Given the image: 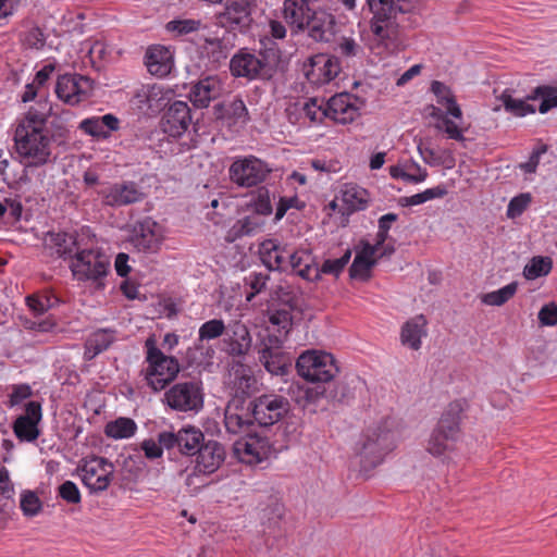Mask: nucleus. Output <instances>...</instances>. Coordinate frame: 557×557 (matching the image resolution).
I'll return each instance as SVG.
<instances>
[{
  "label": "nucleus",
  "instance_id": "21",
  "mask_svg": "<svg viewBox=\"0 0 557 557\" xmlns=\"http://www.w3.org/2000/svg\"><path fill=\"white\" fill-rule=\"evenodd\" d=\"M341 71L336 55L317 54L309 60L306 76L312 84L323 85L334 79Z\"/></svg>",
  "mask_w": 557,
  "mask_h": 557
},
{
  "label": "nucleus",
  "instance_id": "46",
  "mask_svg": "<svg viewBox=\"0 0 557 557\" xmlns=\"http://www.w3.org/2000/svg\"><path fill=\"white\" fill-rule=\"evenodd\" d=\"M263 226V221L256 214H250L239 219L232 226L228 237L233 240L238 237L248 236L257 233Z\"/></svg>",
  "mask_w": 557,
  "mask_h": 557
},
{
  "label": "nucleus",
  "instance_id": "18",
  "mask_svg": "<svg viewBox=\"0 0 557 557\" xmlns=\"http://www.w3.org/2000/svg\"><path fill=\"white\" fill-rule=\"evenodd\" d=\"M202 441V432L194 426L183 428L177 433L160 432V442L165 446V449L177 447L182 454L188 456L198 451Z\"/></svg>",
  "mask_w": 557,
  "mask_h": 557
},
{
  "label": "nucleus",
  "instance_id": "15",
  "mask_svg": "<svg viewBox=\"0 0 557 557\" xmlns=\"http://www.w3.org/2000/svg\"><path fill=\"white\" fill-rule=\"evenodd\" d=\"M271 453L269 440L258 434H248L234 444V454L238 460L250 466L261 463Z\"/></svg>",
  "mask_w": 557,
  "mask_h": 557
},
{
  "label": "nucleus",
  "instance_id": "31",
  "mask_svg": "<svg viewBox=\"0 0 557 557\" xmlns=\"http://www.w3.org/2000/svg\"><path fill=\"white\" fill-rule=\"evenodd\" d=\"M44 245L51 253L64 260L72 259L79 249L76 237L65 232H48L44 237Z\"/></svg>",
  "mask_w": 557,
  "mask_h": 557
},
{
  "label": "nucleus",
  "instance_id": "54",
  "mask_svg": "<svg viewBox=\"0 0 557 557\" xmlns=\"http://www.w3.org/2000/svg\"><path fill=\"white\" fill-rule=\"evenodd\" d=\"M20 508L24 516L34 517L41 510V502L33 491H23L21 494Z\"/></svg>",
  "mask_w": 557,
  "mask_h": 557
},
{
  "label": "nucleus",
  "instance_id": "6",
  "mask_svg": "<svg viewBox=\"0 0 557 557\" xmlns=\"http://www.w3.org/2000/svg\"><path fill=\"white\" fill-rule=\"evenodd\" d=\"M276 65L275 54L258 53L242 49L230 61V70L233 76L244 77L249 81L267 79L273 75Z\"/></svg>",
  "mask_w": 557,
  "mask_h": 557
},
{
  "label": "nucleus",
  "instance_id": "1",
  "mask_svg": "<svg viewBox=\"0 0 557 557\" xmlns=\"http://www.w3.org/2000/svg\"><path fill=\"white\" fill-rule=\"evenodd\" d=\"M17 157L24 166L20 182H30L34 169L54 160L53 138L46 126V119L36 112H28L17 124L14 133Z\"/></svg>",
  "mask_w": 557,
  "mask_h": 557
},
{
  "label": "nucleus",
  "instance_id": "23",
  "mask_svg": "<svg viewBox=\"0 0 557 557\" xmlns=\"http://www.w3.org/2000/svg\"><path fill=\"white\" fill-rule=\"evenodd\" d=\"M249 2H225L224 11L216 15L218 24L225 28L245 30L249 27L251 18Z\"/></svg>",
  "mask_w": 557,
  "mask_h": 557
},
{
  "label": "nucleus",
  "instance_id": "32",
  "mask_svg": "<svg viewBox=\"0 0 557 557\" xmlns=\"http://www.w3.org/2000/svg\"><path fill=\"white\" fill-rule=\"evenodd\" d=\"M334 16L322 10L319 5L309 16L308 29L309 36L315 41H329L334 34Z\"/></svg>",
  "mask_w": 557,
  "mask_h": 557
},
{
  "label": "nucleus",
  "instance_id": "60",
  "mask_svg": "<svg viewBox=\"0 0 557 557\" xmlns=\"http://www.w3.org/2000/svg\"><path fill=\"white\" fill-rule=\"evenodd\" d=\"M292 208L301 210L302 208H305V202L301 201L297 196L281 197L276 206L274 220H282L286 212Z\"/></svg>",
  "mask_w": 557,
  "mask_h": 557
},
{
  "label": "nucleus",
  "instance_id": "2",
  "mask_svg": "<svg viewBox=\"0 0 557 557\" xmlns=\"http://www.w3.org/2000/svg\"><path fill=\"white\" fill-rule=\"evenodd\" d=\"M145 346L147 349L146 366L143 368L141 374L151 389L160 392L176 379L180 363L176 358L164 355L152 338H148Z\"/></svg>",
  "mask_w": 557,
  "mask_h": 557
},
{
  "label": "nucleus",
  "instance_id": "10",
  "mask_svg": "<svg viewBox=\"0 0 557 557\" xmlns=\"http://www.w3.org/2000/svg\"><path fill=\"white\" fill-rule=\"evenodd\" d=\"M394 448V434L376 428L369 430L360 448L361 462L364 469L372 468L383 461L384 456Z\"/></svg>",
  "mask_w": 557,
  "mask_h": 557
},
{
  "label": "nucleus",
  "instance_id": "53",
  "mask_svg": "<svg viewBox=\"0 0 557 557\" xmlns=\"http://www.w3.org/2000/svg\"><path fill=\"white\" fill-rule=\"evenodd\" d=\"M54 302V298L46 294H35L26 297V305L35 317L45 314Z\"/></svg>",
  "mask_w": 557,
  "mask_h": 557
},
{
  "label": "nucleus",
  "instance_id": "40",
  "mask_svg": "<svg viewBox=\"0 0 557 557\" xmlns=\"http://www.w3.org/2000/svg\"><path fill=\"white\" fill-rule=\"evenodd\" d=\"M341 200L348 212L363 210L368 202V191L355 183L341 187Z\"/></svg>",
  "mask_w": 557,
  "mask_h": 557
},
{
  "label": "nucleus",
  "instance_id": "35",
  "mask_svg": "<svg viewBox=\"0 0 557 557\" xmlns=\"http://www.w3.org/2000/svg\"><path fill=\"white\" fill-rule=\"evenodd\" d=\"M426 324L428 322L423 314L409 319L401 326L400 343L412 350H419L422 345V338L428 335Z\"/></svg>",
  "mask_w": 557,
  "mask_h": 557
},
{
  "label": "nucleus",
  "instance_id": "61",
  "mask_svg": "<svg viewBox=\"0 0 557 557\" xmlns=\"http://www.w3.org/2000/svg\"><path fill=\"white\" fill-rule=\"evenodd\" d=\"M269 275L267 273L251 272L247 277V284L252 292L247 295V300L250 301L257 294L261 293L267 287Z\"/></svg>",
  "mask_w": 557,
  "mask_h": 557
},
{
  "label": "nucleus",
  "instance_id": "28",
  "mask_svg": "<svg viewBox=\"0 0 557 557\" xmlns=\"http://www.w3.org/2000/svg\"><path fill=\"white\" fill-rule=\"evenodd\" d=\"M318 5L317 0H284L283 15L290 26L297 29H305L309 16Z\"/></svg>",
  "mask_w": 557,
  "mask_h": 557
},
{
  "label": "nucleus",
  "instance_id": "20",
  "mask_svg": "<svg viewBox=\"0 0 557 557\" xmlns=\"http://www.w3.org/2000/svg\"><path fill=\"white\" fill-rule=\"evenodd\" d=\"M251 404L246 406L245 399L233 398L224 412V425L228 433L240 434L248 430L253 421Z\"/></svg>",
  "mask_w": 557,
  "mask_h": 557
},
{
  "label": "nucleus",
  "instance_id": "57",
  "mask_svg": "<svg viewBox=\"0 0 557 557\" xmlns=\"http://www.w3.org/2000/svg\"><path fill=\"white\" fill-rule=\"evenodd\" d=\"M22 40L25 47L40 50L46 45V35L41 28L34 26L24 33Z\"/></svg>",
  "mask_w": 557,
  "mask_h": 557
},
{
  "label": "nucleus",
  "instance_id": "17",
  "mask_svg": "<svg viewBox=\"0 0 557 557\" xmlns=\"http://www.w3.org/2000/svg\"><path fill=\"white\" fill-rule=\"evenodd\" d=\"M191 109L186 101L176 100L170 104L161 119L164 134L173 138L183 136L191 125Z\"/></svg>",
  "mask_w": 557,
  "mask_h": 557
},
{
  "label": "nucleus",
  "instance_id": "25",
  "mask_svg": "<svg viewBox=\"0 0 557 557\" xmlns=\"http://www.w3.org/2000/svg\"><path fill=\"white\" fill-rule=\"evenodd\" d=\"M225 459V449L216 441H208L197 451L195 471L210 474L216 471Z\"/></svg>",
  "mask_w": 557,
  "mask_h": 557
},
{
  "label": "nucleus",
  "instance_id": "48",
  "mask_svg": "<svg viewBox=\"0 0 557 557\" xmlns=\"http://www.w3.org/2000/svg\"><path fill=\"white\" fill-rule=\"evenodd\" d=\"M553 268V260L550 257L536 256L533 257L523 269V276L533 281L550 273Z\"/></svg>",
  "mask_w": 557,
  "mask_h": 557
},
{
  "label": "nucleus",
  "instance_id": "51",
  "mask_svg": "<svg viewBox=\"0 0 557 557\" xmlns=\"http://www.w3.org/2000/svg\"><path fill=\"white\" fill-rule=\"evenodd\" d=\"M227 327L222 319H211L202 323L198 330V342H209L226 334Z\"/></svg>",
  "mask_w": 557,
  "mask_h": 557
},
{
  "label": "nucleus",
  "instance_id": "42",
  "mask_svg": "<svg viewBox=\"0 0 557 557\" xmlns=\"http://www.w3.org/2000/svg\"><path fill=\"white\" fill-rule=\"evenodd\" d=\"M498 99L506 112L515 116L523 117L536 111L535 107L529 103L530 99H528V96L525 99L513 98L510 89H505Z\"/></svg>",
  "mask_w": 557,
  "mask_h": 557
},
{
  "label": "nucleus",
  "instance_id": "58",
  "mask_svg": "<svg viewBox=\"0 0 557 557\" xmlns=\"http://www.w3.org/2000/svg\"><path fill=\"white\" fill-rule=\"evenodd\" d=\"M350 259V252L347 251L344 256L336 259H327L323 262L321 269H319L320 274H332V275H339L345 267L347 265L348 261Z\"/></svg>",
  "mask_w": 557,
  "mask_h": 557
},
{
  "label": "nucleus",
  "instance_id": "27",
  "mask_svg": "<svg viewBox=\"0 0 557 557\" xmlns=\"http://www.w3.org/2000/svg\"><path fill=\"white\" fill-rule=\"evenodd\" d=\"M145 65L150 74L165 77L174 66L173 53L164 46H151L146 51Z\"/></svg>",
  "mask_w": 557,
  "mask_h": 557
},
{
  "label": "nucleus",
  "instance_id": "62",
  "mask_svg": "<svg viewBox=\"0 0 557 557\" xmlns=\"http://www.w3.org/2000/svg\"><path fill=\"white\" fill-rule=\"evenodd\" d=\"M15 495V487L11 480L9 470L0 466V498L13 499Z\"/></svg>",
  "mask_w": 557,
  "mask_h": 557
},
{
  "label": "nucleus",
  "instance_id": "5",
  "mask_svg": "<svg viewBox=\"0 0 557 557\" xmlns=\"http://www.w3.org/2000/svg\"><path fill=\"white\" fill-rule=\"evenodd\" d=\"M460 411L461 407L456 403L442 414L428 442L426 450L431 455L441 457L456 448L460 438Z\"/></svg>",
  "mask_w": 557,
  "mask_h": 557
},
{
  "label": "nucleus",
  "instance_id": "41",
  "mask_svg": "<svg viewBox=\"0 0 557 557\" xmlns=\"http://www.w3.org/2000/svg\"><path fill=\"white\" fill-rule=\"evenodd\" d=\"M431 90L435 95L437 103L446 108L447 114L456 120H462V111L448 86L442 82L434 81L431 84Z\"/></svg>",
  "mask_w": 557,
  "mask_h": 557
},
{
  "label": "nucleus",
  "instance_id": "34",
  "mask_svg": "<svg viewBox=\"0 0 557 557\" xmlns=\"http://www.w3.org/2000/svg\"><path fill=\"white\" fill-rule=\"evenodd\" d=\"M227 351L232 356H242L248 352L251 346V336L247 326L242 322H234L226 331Z\"/></svg>",
  "mask_w": 557,
  "mask_h": 557
},
{
  "label": "nucleus",
  "instance_id": "59",
  "mask_svg": "<svg viewBox=\"0 0 557 557\" xmlns=\"http://www.w3.org/2000/svg\"><path fill=\"white\" fill-rule=\"evenodd\" d=\"M140 449L143 450L147 459L153 460L161 458L163 455V449H165V446L160 442V433L158 434L157 440H144L140 444Z\"/></svg>",
  "mask_w": 557,
  "mask_h": 557
},
{
  "label": "nucleus",
  "instance_id": "3",
  "mask_svg": "<svg viewBox=\"0 0 557 557\" xmlns=\"http://www.w3.org/2000/svg\"><path fill=\"white\" fill-rule=\"evenodd\" d=\"M367 7L372 14L370 29L373 40L392 50L397 46L398 30L394 23L397 9L394 0H367Z\"/></svg>",
  "mask_w": 557,
  "mask_h": 557
},
{
  "label": "nucleus",
  "instance_id": "52",
  "mask_svg": "<svg viewBox=\"0 0 557 557\" xmlns=\"http://www.w3.org/2000/svg\"><path fill=\"white\" fill-rule=\"evenodd\" d=\"M334 51L338 57L349 61L362 54V47L355 38L342 36L336 40Z\"/></svg>",
  "mask_w": 557,
  "mask_h": 557
},
{
  "label": "nucleus",
  "instance_id": "16",
  "mask_svg": "<svg viewBox=\"0 0 557 557\" xmlns=\"http://www.w3.org/2000/svg\"><path fill=\"white\" fill-rule=\"evenodd\" d=\"M91 91L89 78L78 74L61 75L55 84V94L63 102L74 106L86 100Z\"/></svg>",
  "mask_w": 557,
  "mask_h": 557
},
{
  "label": "nucleus",
  "instance_id": "13",
  "mask_svg": "<svg viewBox=\"0 0 557 557\" xmlns=\"http://www.w3.org/2000/svg\"><path fill=\"white\" fill-rule=\"evenodd\" d=\"M163 239V227L151 218H145L132 226L129 243L138 251L157 252Z\"/></svg>",
  "mask_w": 557,
  "mask_h": 557
},
{
  "label": "nucleus",
  "instance_id": "50",
  "mask_svg": "<svg viewBox=\"0 0 557 557\" xmlns=\"http://www.w3.org/2000/svg\"><path fill=\"white\" fill-rule=\"evenodd\" d=\"M517 289L518 283L511 282L497 290H493L483 295L482 302L487 306L499 307L512 298L517 293Z\"/></svg>",
  "mask_w": 557,
  "mask_h": 557
},
{
  "label": "nucleus",
  "instance_id": "14",
  "mask_svg": "<svg viewBox=\"0 0 557 557\" xmlns=\"http://www.w3.org/2000/svg\"><path fill=\"white\" fill-rule=\"evenodd\" d=\"M98 195L104 205L110 207H124L141 201L145 193L133 181L117 182L103 185Z\"/></svg>",
  "mask_w": 557,
  "mask_h": 557
},
{
  "label": "nucleus",
  "instance_id": "43",
  "mask_svg": "<svg viewBox=\"0 0 557 557\" xmlns=\"http://www.w3.org/2000/svg\"><path fill=\"white\" fill-rule=\"evenodd\" d=\"M530 100H540L539 111L542 114L557 108V86L540 85L536 86L529 95Z\"/></svg>",
  "mask_w": 557,
  "mask_h": 557
},
{
  "label": "nucleus",
  "instance_id": "29",
  "mask_svg": "<svg viewBox=\"0 0 557 557\" xmlns=\"http://www.w3.org/2000/svg\"><path fill=\"white\" fill-rule=\"evenodd\" d=\"M285 256L286 262L284 263V270L292 268L299 276L308 281H314L320 277L319 268L307 250L300 249L292 251L287 248Z\"/></svg>",
  "mask_w": 557,
  "mask_h": 557
},
{
  "label": "nucleus",
  "instance_id": "44",
  "mask_svg": "<svg viewBox=\"0 0 557 557\" xmlns=\"http://www.w3.org/2000/svg\"><path fill=\"white\" fill-rule=\"evenodd\" d=\"M137 431L136 422L126 417H120L106 424L104 433L108 437L114 440L129 438L135 435Z\"/></svg>",
  "mask_w": 557,
  "mask_h": 557
},
{
  "label": "nucleus",
  "instance_id": "39",
  "mask_svg": "<svg viewBox=\"0 0 557 557\" xmlns=\"http://www.w3.org/2000/svg\"><path fill=\"white\" fill-rule=\"evenodd\" d=\"M380 248L370 243H362L351 264L352 275H366L377 262Z\"/></svg>",
  "mask_w": 557,
  "mask_h": 557
},
{
  "label": "nucleus",
  "instance_id": "24",
  "mask_svg": "<svg viewBox=\"0 0 557 557\" xmlns=\"http://www.w3.org/2000/svg\"><path fill=\"white\" fill-rule=\"evenodd\" d=\"M42 418L41 405L29 401L25 406V413L14 422V433L21 441L33 442L39 436L38 423Z\"/></svg>",
  "mask_w": 557,
  "mask_h": 557
},
{
  "label": "nucleus",
  "instance_id": "36",
  "mask_svg": "<svg viewBox=\"0 0 557 557\" xmlns=\"http://www.w3.org/2000/svg\"><path fill=\"white\" fill-rule=\"evenodd\" d=\"M116 331L113 329H98L90 333L85 342L84 359L92 360L101 352L106 351L115 341Z\"/></svg>",
  "mask_w": 557,
  "mask_h": 557
},
{
  "label": "nucleus",
  "instance_id": "19",
  "mask_svg": "<svg viewBox=\"0 0 557 557\" xmlns=\"http://www.w3.org/2000/svg\"><path fill=\"white\" fill-rule=\"evenodd\" d=\"M358 98L348 92H341L326 101V117L339 124L354 122L360 114Z\"/></svg>",
  "mask_w": 557,
  "mask_h": 557
},
{
  "label": "nucleus",
  "instance_id": "26",
  "mask_svg": "<svg viewBox=\"0 0 557 557\" xmlns=\"http://www.w3.org/2000/svg\"><path fill=\"white\" fill-rule=\"evenodd\" d=\"M78 128L98 140H106L120 128V120L114 114L107 113L82 120Z\"/></svg>",
  "mask_w": 557,
  "mask_h": 557
},
{
  "label": "nucleus",
  "instance_id": "38",
  "mask_svg": "<svg viewBox=\"0 0 557 557\" xmlns=\"http://www.w3.org/2000/svg\"><path fill=\"white\" fill-rule=\"evenodd\" d=\"M389 175L395 180H401L411 184H419L426 180L428 171L414 160H406L391 165Z\"/></svg>",
  "mask_w": 557,
  "mask_h": 557
},
{
  "label": "nucleus",
  "instance_id": "45",
  "mask_svg": "<svg viewBox=\"0 0 557 557\" xmlns=\"http://www.w3.org/2000/svg\"><path fill=\"white\" fill-rule=\"evenodd\" d=\"M292 313L288 309H277L269 312V330L271 335L280 336L283 341L292 329Z\"/></svg>",
  "mask_w": 557,
  "mask_h": 557
},
{
  "label": "nucleus",
  "instance_id": "4",
  "mask_svg": "<svg viewBox=\"0 0 557 557\" xmlns=\"http://www.w3.org/2000/svg\"><path fill=\"white\" fill-rule=\"evenodd\" d=\"M72 275L81 282H90L96 287H103V278L110 268V260L98 248H79L69 264Z\"/></svg>",
  "mask_w": 557,
  "mask_h": 557
},
{
  "label": "nucleus",
  "instance_id": "12",
  "mask_svg": "<svg viewBox=\"0 0 557 557\" xmlns=\"http://www.w3.org/2000/svg\"><path fill=\"white\" fill-rule=\"evenodd\" d=\"M250 404L253 419L261 426L275 424L289 409L288 400L275 394L262 395Z\"/></svg>",
  "mask_w": 557,
  "mask_h": 557
},
{
  "label": "nucleus",
  "instance_id": "64",
  "mask_svg": "<svg viewBox=\"0 0 557 557\" xmlns=\"http://www.w3.org/2000/svg\"><path fill=\"white\" fill-rule=\"evenodd\" d=\"M537 318L542 325H557V305L555 302L544 305L539 311Z\"/></svg>",
  "mask_w": 557,
  "mask_h": 557
},
{
  "label": "nucleus",
  "instance_id": "30",
  "mask_svg": "<svg viewBox=\"0 0 557 557\" xmlns=\"http://www.w3.org/2000/svg\"><path fill=\"white\" fill-rule=\"evenodd\" d=\"M228 385L234 393V398L243 399L257 389V379L250 368L238 363L230 371Z\"/></svg>",
  "mask_w": 557,
  "mask_h": 557
},
{
  "label": "nucleus",
  "instance_id": "7",
  "mask_svg": "<svg viewBox=\"0 0 557 557\" xmlns=\"http://www.w3.org/2000/svg\"><path fill=\"white\" fill-rule=\"evenodd\" d=\"M297 373L308 382L326 383L332 381L339 369L333 355L322 350H307L296 361Z\"/></svg>",
  "mask_w": 557,
  "mask_h": 557
},
{
  "label": "nucleus",
  "instance_id": "9",
  "mask_svg": "<svg viewBox=\"0 0 557 557\" xmlns=\"http://www.w3.org/2000/svg\"><path fill=\"white\" fill-rule=\"evenodd\" d=\"M83 484L90 493H101L106 491L114 473V466L104 457L94 456L83 459L77 468Z\"/></svg>",
  "mask_w": 557,
  "mask_h": 557
},
{
  "label": "nucleus",
  "instance_id": "22",
  "mask_svg": "<svg viewBox=\"0 0 557 557\" xmlns=\"http://www.w3.org/2000/svg\"><path fill=\"white\" fill-rule=\"evenodd\" d=\"M283 341L280 336L269 335L262 343L259 359L264 368L272 374H284L288 366V359L282 351Z\"/></svg>",
  "mask_w": 557,
  "mask_h": 557
},
{
  "label": "nucleus",
  "instance_id": "11",
  "mask_svg": "<svg viewBox=\"0 0 557 557\" xmlns=\"http://www.w3.org/2000/svg\"><path fill=\"white\" fill-rule=\"evenodd\" d=\"M269 172L268 165L253 156L237 158L228 170L231 181L240 187L257 186Z\"/></svg>",
  "mask_w": 557,
  "mask_h": 557
},
{
  "label": "nucleus",
  "instance_id": "8",
  "mask_svg": "<svg viewBox=\"0 0 557 557\" xmlns=\"http://www.w3.org/2000/svg\"><path fill=\"white\" fill-rule=\"evenodd\" d=\"M203 387L200 380L177 382L164 393V403L173 410L198 412L203 407Z\"/></svg>",
  "mask_w": 557,
  "mask_h": 557
},
{
  "label": "nucleus",
  "instance_id": "49",
  "mask_svg": "<svg viewBox=\"0 0 557 557\" xmlns=\"http://www.w3.org/2000/svg\"><path fill=\"white\" fill-rule=\"evenodd\" d=\"M201 27V21L195 18H175L169 21L164 29L168 34L173 38L182 37L189 35L191 33H196Z\"/></svg>",
  "mask_w": 557,
  "mask_h": 557
},
{
  "label": "nucleus",
  "instance_id": "56",
  "mask_svg": "<svg viewBox=\"0 0 557 557\" xmlns=\"http://www.w3.org/2000/svg\"><path fill=\"white\" fill-rule=\"evenodd\" d=\"M302 111L311 122H320L324 116L326 117V102L311 98L305 103Z\"/></svg>",
  "mask_w": 557,
  "mask_h": 557
},
{
  "label": "nucleus",
  "instance_id": "55",
  "mask_svg": "<svg viewBox=\"0 0 557 557\" xmlns=\"http://www.w3.org/2000/svg\"><path fill=\"white\" fill-rule=\"evenodd\" d=\"M532 197L529 193L520 194L513 197L508 206L506 214L509 219L519 218L530 206Z\"/></svg>",
  "mask_w": 557,
  "mask_h": 557
},
{
  "label": "nucleus",
  "instance_id": "47",
  "mask_svg": "<svg viewBox=\"0 0 557 557\" xmlns=\"http://www.w3.org/2000/svg\"><path fill=\"white\" fill-rule=\"evenodd\" d=\"M284 515V506L277 499H273L265 508L261 510V521L264 531L270 533L280 529L281 520Z\"/></svg>",
  "mask_w": 557,
  "mask_h": 557
},
{
  "label": "nucleus",
  "instance_id": "33",
  "mask_svg": "<svg viewBox=\"0 0 557 557\" xmlns=\"http://www.w3.org/2000/svg\"><path fill=\"white\" fill-rule=\"evenodd\" d=\"M221 90V79L215 75H209L193 86L190 100L199 108H207L212 100L220 96Z\"/></svg>",
  "mask_w": 557,
  "mask_h": 557
},
{
  "label": "nucleus",
  "instance_id": "63",
  "mask_svg": "<svg viewBox=\"0 0 557 557\" xmlns=\"http://www.w3.org/2000/svg\"><path fill=\"white\" fill-rule=\"evenodd\" d=\"M59 495L70 504H78L81 502V492L77 485L72 481H65L60 485Z\"/></svg>",
  "mask_w": 557,
  "mask_h": 557
},
{
  "label": "nucleus",
  "instance_id": "37",
  "mask_svg": "<svg viewBox=\"0 0 557 557\" xmlns=\"http://www.w3.org/2000/svg\"><path fill=\"white\" fill-rule=\"evenodd\" d=\"M261 262L270 270H284L287 246L281 245L276 239H265L259 244Z\"/></svg>",
  "mask_w": 557,
  "mask_h": 557
}]
</instances>
